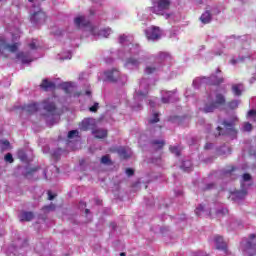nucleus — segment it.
I'll list each match as a JSON object with an SVG mask.
<instances>
[{"instance_id": "nucleus-1", "label": "nucleus", "mask_w": 256, "mask_h": 256, "mask_svg": "<svg viewBox=\"0 0 256 256\" xmlns=\"http://www.w3.org/2000/svg\"><path fill=\"white\" fill-rule=\"evenodd\" d=\"M225 105H227V99L225 98V95L217 93L215 96V101L206 103L202 111L203 113H213L215 109H219V107H223Z\"/></svg>"}, {"instance_id": "nucleus-2", "label": "nucleus", "mask_w": 256, "mask_h": 256, "mask_svg": "<svg viewBox=\"0 0 256 256\" xmlns=\"http://www.w3.org/2000/svg\"><path fill=\"white\" fill-rule=\"evenodd\" d=\"M152 7H150L151 13L154 15H165V11H169L171 9V0H157L153 1Z\"/></svg>"}, {"instance_id": "nucleus-3", "label": "nucleus", "mask_w": 256, "mask_h": 256, "mask_svg": "<svg viewBox=\"0 0 256 256\" xmlns=\"http://www.w3.org/2000/svg\"><path fill=\"white\" fill-rule=\"evenodd\" d=\"M225 130L220 126L217 127V131H219L218 136L221 135H229L230 137H237V129H235V124L233 122H223Z\"/></svg>"}, {"instance_id": "nucleus-4", "label": "nucleus", "mask_w": 256, "mask_h": 256, "mask_svg": "<svg viewBox=\"0 0 256 256\" xmlns=\"http://www.w3.org/2000/svg\"><path fill=\"white\" fill-rule=\"evenodd\" d=\"M145 36L148 41H157L158 39H161V28L157 26L148 28L145 30Z\"/></svg>"}, {"instance_id": "nucleus-5", "label": "nucleus", "mask_w": 256, "mask_h": 256, "mask_svg": "<svg viewBox=\"0 0 256 256\" xmlns=\"http://www.w3.org/2000/svg\"><path fill=\"white\" fill-rule=\"evenodd\" d=\"M42 106L47 115L53 116L57 113V104H55V101L51 100V98L43 100Z\"/></svg>"}, {"instance_id": "nucleus-6", "label": "nucleus", "mask_w": 256, "mask_h": 256, "mask_svg": "<svg viewBox=\"0 0 256 256\" xmlns=\"http://www.w3.org/2000/svg\"><path fill=\"white\" fill-rule=\"evenodd\" d=\"M31 23L33 25H44V23L47 21V14L43 11L35 12L30 17Z\"/></svg>"}, {"instance_id": "nucleus-7", "label": "nucleus", "mask_w": 256, "mask_h": 256, "mask_svg": "<svg viewBox=\"0 0 256 256\" xmlns=\"http://www.w3.org/2000/svg\"><path fill=\"white\" fill-rule=\"evenodd\" d=\"M104 75L107 81H110V83H117V81H119V77H121V74L117 69L106 71L104 72Z\"/></svg>"}, {"instance_id": "nucleus-8", "label": "nucleus", "mask_w": 256, "mask_h": 256, "mask_svg": "<svg viewBox=\"0 0 256 256\" xmlns=\"http://www.w3.org/2000/svg\"><path fill=\"white\" fill-rule=\"evenodd\" d=\"M1 49H7L10 53H17L19 49V43L8 44L5 39L0 38V51Z\"/></svg>"}, {"instance_id": "nucleus-9", "label": "nucleus", "mask_w": 256, "mask_h": 256, "mask_svg": "<svg viewBox=\"0 0 256 256\" xmlns=\"http://www.w3.org/2000/svg\"><path fill=\"white\" fill-rule=\"evenodd\" d=\"M214 241L216 243V249L219 251H223L226 255H229V250L227 249V243L223 240V237L216 236L214 238Z\"/></svg>"}, {"instance_id": "nucleus-10", "label": "nucleus", "mask_w": 256, "mask_h": 256, "mask_svg": "<svg viewBox=\"0 0 256 256\" xmlns=\"http://www.w3.org/2000/svg\"><path fill=\"white\" fill-rule=\"evenodd\" d=\"M40 88L43 89V91H55V89H57V86L54 82L43 79L42 83L40 84Z\"/></svg>"}, {"instance_id": "nucleus-11", "label": "nucleus", "mask_w": 256, "mask_h": 256, "mask_svg": "<svg viewBox=\"0 0 256 256\" xmlns=\"http://www.w3.org/2000/svg\"><path fill=\"white\" fill-rule=\"evenodd\" d=\"M74 23L76 27H91V22L85 19V16L75 18Z\"/></svg>"}, {"instance_id": "nucleus-12", "label": "nucleus", "mask_w": 256, "mask_h": 256, "mask_svg": "<svg viewBox=\"0 0 256 256\" xmlns=\"http://www.w3.org/2000/svg\"><path fill=\"white\" fill-rule=\"evenodd\" d=\"M23 109L24 111H27V113H29L30 115H33V113H37V111H39V103H30L28 105H25Z\"/></svg>"}, {"instance_id": "nucleus-13", "label": "nucleus", "mask_w": 256, "mask_h": 256, "mask_svg": "<svg viewBox=\"0 0 256 256\" xmlns=\"http://www.w3.org/2000/svg\"><path fill=\"white\" fill-rule=\"evenodd\" d=\"M92 134L96 139H105L107 138L108 132H107V129L98 128L93 130Z\"/></svg>"}, {"instance_id": "nucleus-14", "label": "nucleus", "mask_w": 256, "mask_h": 256, "mask_svg": "<svg viewBox=\"0 0 256 256\" xmlns=\"http://www.w3.org/2000/svg\"><path fill=\"white\" fill-rule=\"evenodd\" d=\"M231 89L235 97H241L243 95V84H233Z\"/></svg>"}, {"instance_id": "nucleus-15", "label": "nucleus", "mask_w": 256, "mask_h": 256, "mask_svg": "<svg viewBox=\"0 0 256 256\" xmlns=\"http://www.w3.org/2000/svg\"><path fill=\"white\" fill-rule=\"evenodd\" d=\"M244 197H247V190H236L232 192V199L235 201L243 199Z\"/></svg>"}, {"instance_id": "nucleus-16", "label": "nucleus", "mask_w": 256, "mask_h": 256, "mask_svg": "<svg viewBox=\"0 0 256 256\" xmlns=\"http://www.w3.org/2000/svg\"><path fill=\"white\" fill-rule=\"evenodd\" d=\"M16 59H20L21 62L25 65L27 63H31V59L29 58V54H26L25 52H18L16 54Z\"/></svg>"}, {"instance_id": "nucleus-17", "label": "nucleus", "mask_w": 256, "mask_h": 256, "mask_svg": "<svg viewBox=\"0 0 256 256\" xmlns=\"http://www.w3.org/2000/svg\"><path fill=\"white\" fill-rule=\"evenodd\" d=\"M212 16H211V11L206 10L200 17V21L201 23H203L204 25L209 24V22L211 21Z\"/></svg>"}, {"instance_id": "nucleus-18", "label": "nucleus", "mask_w": 256, "mask_h": 256, "mask_svg": "<svg viewBox=\"0 0 256 256\" xmlns=\"http://www.w3.org/2000/svg\"><path fill=\"white\" fill-rule=\"evenodd\" d=\"M91 125H93V120L84 119L81 122L80 129L81 131H89V129H91Z\"/></svg>"}, {"instance_id": "nucleus-19", "label": "nucleus", "mask_w": 256, "mask_h": 256, "mask_svg": "<svg viewBox=\"0 0 256 256\" xmlns=\"http://www.w3.org/2000/svg\"><path fill=\"white\" fill-rule=\"evenodd\" d=\"M35 217V214L33 212H22L20 215V221H33V218Z\"/></svg>"}, {"instance_id": "nucleus-20", "label": "nucleus", "mask_w": 256, "mask_h": 256, "mask_svg": "<svg viewBox=\"0 0 256 256\" xmlns=\"http://www.w3.org/2000/svg\"><path fill=\"white\" fill-rule=\"evenodd\" d=\"M40 169L41 166H35L33 168H30L24 173V177H33V175H35V173H37V171H39Z\"/></svg>"}, {"instance_id": "nucleus-21", "label": "nucleus", "mask_w": 256, "mask_h": 256, "mask_svg": "<svg viewBox=\"0 0 256 256\" xmlns=\"http://www.w3.org/2000/svg\"><path fill=\"white\" fill-rule=\"evenodd\" d=\"M210 79H213V82L210 83V85L219 86L221 83L225 82V79L223 77H217L216 75H212Z\"/></svg>"}, {"instance_id": "nucleus-22", "label": "nucleus", "mask_w": 256, "mask_h": 256, "mask_svg": "<svg viewBox=\"0 0 256 256\" xmlns=\"http://www.w3.org/2000/svg\"><path fill=\"white\" fill-rule=\"evenodd\" d=\"M181 169L185 171V173H191L193 171L191 161H184Z\"/></svg>"}, {"instance_id": "nucleus-23", "label": "nucleus", "mask_w": 256, "mask_h": 256, "mask_svg": "<svg viewBox=\"0 0 256 256\" xmlns=\"http://www.w3.org/2000/svg\"><path fill=\"white\" fill-rule=\"evenodd\" d=\"M100 163L102 165H113V161L111 160V156L109 154L102 156Z\"/></svg>"}, {"instance_id": "nucleus-24", "label": "nucleus", "mask_w": 256, "mask_h": 256, "mask_svg": "<svg viewBox=\"0 0 256 256\" xmlns=\"http://www.w3.org/2000/svg\"><path fill=\"white\" fill-rule=\"evenodd\" d=\"M117 153H118L119 157H121V159H129V157H131V155H129V153H127V149H125V148H119L117 150Z\"/></svg>"}, {"instance_id": "nucleus-25", "label": "nucleus", "mask_w": 256, "mask_h": 256, "mask_svg": "<svg viewBox=\"0 0 256 256\" xmlns=\"http://www.w3.org/2000/svg\"><path fill=\"white\" fill-rule=\"evenodd\" d=\"M152 146L157 150L162 149L163 147H165V141L154 140V141H152Z\"/></svg>"}, {"instance_id": "nucleus-26", "label": "nucleus", "mask_w": 256, "mask_h": 256, "mask_svg": "<svg viewBox=\"0 0 256 256\" xmlns=\"http://www.w3.org/2000/svg\"><path fill=\"white\" fill-rule=\"evenodd\" d=\"M17 157L23 163H25V161H27V153L25 152V150H22V149L18 150Z\"/></svg>"}, {"instance_id": "nucleus-27", "label": "nucleus", "mask_w": 256, "mask_h": 256, "mask_svg": "<svg viewBox=\"0 0 256 256\" xmlns=\"http://www.w3.org/2000/svg\"><path fill=\"white\" fill-rule=\"evenodd\" d=\"M139 64V60L134 57L128 58L126 61V65H133V67H139Z\"/></svg>"}, {"instance_id": "nucleus-28", "label": "nucleus", "mask_w": 256, "mask_h": 256, "mask_svg": "<svg viewBox=\"0 0 256 256\" xmlns=\"http://www.w3.org/2000/svg\"><path fill=\"white\" fill-rule=\"evenodd\" d=\"M237 168L235 166H228L226 170H224L223 175L229 176L233 175V171H236Z\"/></svg>"}, {"instance_id": "nucleus-29", "label": "nucleus", "mask_w": 256, "mask_h": 256, "mask_svg": "<svg viewBox=\"0 0 256 256\" xmlns=\"http://www.w3.org/2000/svg\"><path fill=\"white\" fill-rule=\"evenodd\" d=\"M242 130L244 132L249 133V132L253 131V125L251 123H249V122H245L244 125H243Z\"/></svg>"}, {"instance_id": "nucleus-30", "label": "nucleus", "mask_w": 256, "mask_h": 256, "mask_svg": "<svg viewBox=\"0 0 256 256\" xmlns=\"http://www.w3.org/2000/svg\"><path fill=\"white\" fill-rule=\"evenodd\" d=\"M169 151L170 153H174L176 157H179L181 155V151H179V148H177V146H170Z\"/></svg>"}, {"instance_id": "nucleus-31", "label": "nucleus", "mask_w": 256, "mask_h": 256, "mask_svg": "<svg viewBox=\"0 0 256 256\" xmlns=\"http://www.w3.org/2000/svg\"><path fill=\"white\" fill-rule=\"evenodd\" d=\"M150 125H155V123H159V113H154L153 118L148 121Z\"/></svg>"}, {"instance_id": "nucleus-32", "label": "nucleus", "mask_w": 256, "mask_h": 256, "mask_svg": "<svg viewBox=\"0 0 256 256\" xmlns=\"http://www.w3.org/2000/svg\"><path fill=\"white\" fill-rule=\"evenodd\" d=\"M71 89H73V85L71 83H65L63 85V90L65 91V93L67 95H69L71 93Z\"/></svg>"}, {"instance_id": "nucleus-33", "label": "nucleus", "mask_w": 256, "mask_h": 256, "mask_svg": "<svg viewBox=\"0 0 256 256\" xmlns=\"http://www.w3.org/2000/svg\"><path fill=\"white\" fill-rule=\"evenodd\" d=\"M229 109H237L239 107V100H232L228 103Z\"/></svg>"}, {"instance_id": "nucleus-34", "label": "nucleus", "mask_w": 256, "mask_h": 256, "mask_svg": "<svg viewBox=\"0 0 256 256\" xmlns=\"http://www.w3.org/2000/svg\"><path fill=\"white\" fill-rule=\"evenodd\" d=\"M79 131L78 130H71L68 132V139H73V137H78Z\"/></svg>"}, {"instance_id": "nucleus-35", "label": "nucleus", "mask_w": 256, "mask_h": 256, "mask_svg": "<svg viewBox=\"0 0 256 256\" xmlns=\"http://www.w3.org/2000/svg\"><path fill=\"white\" fill-rule=\"evenodd\" d=\"M155 71H157L156 67L148 66L145 68L146 75H152V73H155Z\"/></svg>"}, {"instance_id": "nucleus-36", "label": "nucleus", "mask_w": 256, "mask_h": 256, "mask_svg": "<svg viewBox=\"0 0 256 256\" xmlns=\"http://www.w3.org/2000/svg\"><path fill=\"white\" fill-rule=\"evenodd\" d=\"M5 161L7 163H13L14 159H13V154L11 153H7L4 157Z\"/></svg>"}, {"instance_id": "nucleus-37", "label": "nucleus", "mask_w": 256, "mask_h": 256, "mask_svg": "<svg viewBox=\"0 0 256 256\" xmlns=\"http://www.w3.org/2000/svg\"><path fill=\"white\" fill-rule=\"evenodd\" d=\"M203 211H205V207L203 205H200L195 209V214L199 217L201 213H203Z\"/></svg>"}, {"instance_id": "nucleus-38", "label": "nucleus", "mask_w": 256, "mask_h": 256, "mask_svg": "<svg viewBox=\"0 0 256 256\" xmlns=\"http://www.w3.org/2000/svg\"><path fill=\"white\" fill-rule=\"evenodd\" d=\"M247 249H252L253 251L256 252V244H253L251 241H248V242L246 243V250H247Z\"/></svg>"}, {"instance_id": "nucleus-39", "label": "nucleus", "mask_w": 256, "mask_h": 256, "mask_svg": "<svg viewBox=\"0 0 256 256\" xmlns=\"http://www.w3.org/2000/svg\"><path fill=\"white\" fill-rule=\"evenodd\" d=\"M42 210L43 211H55V204H50V205H48V206H44L43 208H42Z\"/></svg>"}, {"instance_id": "nucleus-40", "label": "nucleus", "mask_w": 256, "mask_h": 256, "mask_svg": "<svg viewBox=\"0 0 256 256\" xmlns=\"http://www.w3.org/2000/svg\"><path fill=\"white\" fill-rule=\"evenodd\" d=\"M98 109H99V103L95 102L94 105L89 108V111H91V113H97Z\"/></svg>"}, {"instance_id": "nucleus-41", "label": "nucleus", "mask_w": 256, "mask_h": 256, "mask_svg": "<svg viewBox=\"0 0 256 256\" xmlns=\"http://www.w3.org/2000/svg\"><path fill=\"white\" fill-rule=\"evenodd\" d=\"M248 117H253V121L256 123V110H249Z\"/></svg>"}, {"instance_id": "nucleus-42", "label": "nucleus", "mask_w": 256, "mask_h": 256, "mask_svg": "<svg viewBox=\"0 0 256 256\" xmlns=\"http://www.w3.org/2000/svg\"><path fill=\"white\" fill-rule=\"evenodd\" d=\"M102 35H104V37H108L111 35V28H106L104 30H102Z\"/></svg>"}, {"instance_id": "nucleus-43", "label": "nucleus", "mask_w": 256, "mask_h": 256, "mask_svg": "<svg viewBox=\"0 0 256 256\" xmlns=\"http://www.w3.org/2000/svg\"><path fill=\"white\" fill-rule=\"evenodd\" d=\"M126 174L128 175V177H132V175H135V170H133L132 168H127Z\"/></svg>"}, {"instance_id": "nucleus-44", "label": "nucleus", "mask_w": 256, "mask_h": 256, "mask_svg": "<svg viewBox=\"0 0 256 256\" xmlns=\"http://www.w3.org/2000/svg\"><path fill=\"white\" fill-rule=\"evenodd\" d=\"M125 41H127V36L126 35H121L119 37V43L123 44V43H125Z\"/></svg>"}, {"instance_id": "nucleus-45", "label": "nucleus", "mask_w": 256, "mask_h": 256, "mask_svg": "<svg viewBox=\"0 0 256 256\" xmlns=\"http://www.w3.org/2000/svg\"><path fill=\"white\" fill-rule=\"evenodd\" d=\"M251 179V174L245 173L243 174V181H249Z\"/></svg>"}, {"instance_id": "nucleus-46", "label": "nucleus", "mask_w": 256, "mask_h": 256, "mask_svg": "<svg viewBox=\"0 0 256 256\" xmlns=\"http://www.w3.org/2000/svg\"><path fill=\"white\" fill-rule=\"evenodd\" d=\"M193 256H207V253H205L203 251H199V252L194 253Z\"/></svg>"}, {"instance_id": "nucleus-47", "label": "nucleus", "mask_w": 256, "mask_h": 256, "mask_svg": "<svg viewBox=\"0 0 256 256\" xmlns=\"http://www.w3.org/2000/svg\"><path fill=\"white\" fill-rule=\"evenodd\" d=\"M215 187V184L213 183H210V184H207L206 188L204 189L205 191H209V189H213Z\"/></svg>"}, {"instance_id": "nucleus-48", "label": "nucleus", "mask_w": 256, "mask_h": 256, "mask_svg": "<svg viewBox=\"0 0 256 256\" xmlns=\"http://www.w3.org/2000/svg\"><path fill=\"white\" fill-rule=\"evenodd\" d=\"M48 199H49V201H53V199H55V195H53V193H51V191H48Z\"/></svg>"}, {"instance_id": "nucleus-49", "label": "nucleus", "mask_w": 256, "mask_h": 256, "mask_svg": "<svg viewBox=\"0 0 256 256\" xmlns=\"http://www.w3.org/2000/svg\"><path fill=\"white\" fill-rule=\"evenodd\" d=\"M2 144L5 146V147H9L11 145V143L9 142V140H4L2 142Z\"/></svg>"}, {"instance_id": "nucleus-50", "label": "nucleus", "mask_w": 256, "mask_h": 256, "mask_svg": "<svg viewBox=\"0 0 256 256\" xmlns=\"http://www.w3.org/2000/svg\"><path fill=\"white\" fill-rule=\"evenodd\" d=\"M211 147H213V144L207 143V144L204 146V149H211Z\"/></svg>"}, {"instance_id": "nucleus-51", "label": "nucleus", "mask_w": 256, "mask_h": 256, "mask_svg": "<svg viewBox=\"0 0 256 256\" xmlns=\"http://www.w3.org/2000/svg\"><path fill=\"white\" fill-rule=\"evenodd\" d=\"M29 47L30 49H37V46L35 45V43H30Z\"/></svg>"}, {"instance_id": "nucleus-52", "label": "nucleus", "mask_w": 256, "mask_h": 256, "mask_svg": "<svg viewBox=\"0 0 256 256\" xmlns=\"http://www.w3.org/2000/svg\"><path fill=\"white\" fill-rule=\"evenodd\" d=\"M162 103H169V98H162Z\"/></svg>"}, {"instance_id": "nucleus-53", "label": "nucleus", "mask_w": 256, "mask_h": 256, "mask_svg": "<svg viewBox=\"0 0 256 256\" xmlns=\"http://www.w3.org/2000/svg\"><path fill=\"white\" fill-rule=\"evenodd\" d=\"M256 235L255 234H250L249 239H255Z\"/></svg>"}, {"instance_id": "nucleus-54", "label": "nucleus", "mask_w": 256, "mask_h": 256, "mask_svg": "<svg viewBox=\"0 0 256 256\" xmlns=\"http://www.w3.org/2000/svg\"><path fill=\"white\" fill-rule=\"evenodd\" d=\"M138 95H142L143 97H147V94H144L143 92H138Z\"/></svg>"}, {"instance_id": "nucleus-55", "label": "nucleus", "mask_w": 256, "mask_h": 256, "mask_svg": "<svg viewBox=\"0 0 256 256\" xmlns=\"http://www.w3.org/2000/svg\"><path fill=\"white\" fill-rule=\"evenodd\" d=\"M150 107H155V102L150 101Z\"/></svg>"}, {"instance_id": "nucleus-56", "label": "nucleus", "mask_w": 256, "mask_h": 256, "mask_svg": "<svg viewBox=\"0 0 256 256\" xmlns=\"http://www.w3.org/2000/svg\"><path fill=\"white\" fill-rule=\"evenodd\" d=\"M86 95L90 96L91 95V91L87 90L86 92Z\"/></svg>"}, {"instance_id": "nucleus-57", "label": "nucleus", "mask_w": 256, "mask_h": 256, "mask_svg": "<svg viewBox=\"0 0 256 256\" xmlns=\"http://www.w3.org/2000/svg\"><path fill=\"white\" fill-rule=\"evenodd\" d=\"M127 254L125 252H121L120 256H126Z\"/></svg>"}, {"instance_id": "nucleus-58", "label": "nucleus", "mask_w": 256, "mask_h": 256, "mask_svg": "<svg viewBox=\"0 0 256 256\" xmlns=\"http://www.w3.org/2000/svg\"><path fill=\"white\" fill-rule=\"evenodd\" d=\"M216 73H221V69L218 68V69L216 70Z\"/></svg>"}, {"instance_id": "nucleus-59", "label": "nucleus", "mask_w": 256, "mask_h": 256, "mask_svg": "<svg viewBox=\"0 0 256 256\" xmlns=\"http://www.w3.org/2000/svg\"><path fill=\"white\" fill-rule=\"evenodd\" d=\"M165 55V53L161 52L160 53V57H163Z\"/></svg>"}, {"instance_id": "nucleus-60", "label": "nucleus", "mask_w": 256, "mask_h": 256, "mask_svg": "<svg viewBox=\"0 0 256 256\" xmlns=\"http://www.w3.org/2000/svg\"><path fill=\"white\" fill-rule=\"evenodd\" d=\"M85 213H86V215H87V214L89 213V209H86V210H85Z\"/></svg>"}, {"instance_id": "nucleus-61", "label": "nucleus", "mask_w": 256, "mask_h": 256, "mask_svg": "<svg viewBox=\"0 0 256 256\" xmlns=\"http://www.w3.org/2000/svg\"><path fill=\"white\" fill-rule=\"evenodd\" d=\"M96 203H97V205H101V201H97Z\"/></svg>"}, {"instance_id": "nucleus-62", "label": "nucleus", "mask_w": 256, "mask_h": 256, "mask_svg": "<svg viewBox=\"0 0 256 256\" xmlns=\"http://www.w3.org/2000/svg\"><path fill=\"white\" fill-rule=\"evenodd\" d=\"M28 1H29V3H33L34 0H28Z\"/></svg>"}, {"instance_id": "nucleus-63", "label": "nucleus", "mask_w": 256, "mask_h": 256, "mask_svg": "<svg viewBox=\"0 0 256 256\" xmlns=\"http://www.w3.org/2000/svg\"><path fill=\"white\" fill-rule=\"evenodd\" d=\"M84 207H87V204L83 203Z\"/></svg>"}, {"instance_id": "nucleus-64", "label": "nucleus", "mask_w": 256, "mask_h": 256, "mask_svg": "<svg viewBox=\"0 0 256 256\" xmlns=\"http://www.w3.org/2000/svg\"><path fill=\"white\" fill-rule=\"evenodd\" d=\"M44 175H47V172H46V171H44Z\"/></svg>"}]
</instances>
